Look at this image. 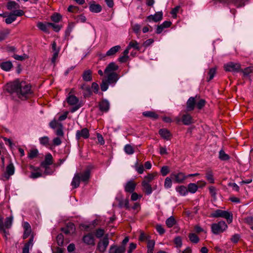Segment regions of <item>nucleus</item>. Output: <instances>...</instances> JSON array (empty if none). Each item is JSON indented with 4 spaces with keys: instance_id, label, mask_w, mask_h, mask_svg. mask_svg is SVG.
<instances>
[{
    "instance_id": "8",
    "label": "nucleus",
    "mask_w": 253,
    "mask_h": 253,
    "mask_svg": "<svg viewBox=\"0 0 253 253\" xmlns=\"http://www.w3.org/2000/svg\"><path fill=\"white\" fill-rule=\"evenodd\" d=\"M116 199L118 202V207L120 208H125L126 210L130 209L128 197L124 198L122 196H118Z\"/></svg>"
},
{
    "instance_id": "35",
    "label": "nucleus",
    "mask_w": 253,
    "mask_h": 253,
    "mask_svg": "<svg viewBox=\"0 0 253 253\" xmlns=\"http://www.w3.org/2000/svg\"><path fill=\"white\" fill-rule=\"evenodd\" d=\"M130 49L132 48L135 50L139 51L141 47L139 45V43L135 40H132L129 42L128 45L127 46Z\"/></svg>"
},
{
    "instance_id": "10",
    "label": "nucleus",
    "mask_w": 253,
    "mask_h": 253,
    "mask_svg": "<svg viewBox=\"0 0 253 253\" xmlns=\"http://www.w3.org/2000/svg\"><path fill=\"white\" fill-rule=\"evenodd\" d=\"M89 136V130L87 128H84L81 130H78L76 132V138L79 140L81 138L87 139Z\"/></svg>"
},
{
    "instance_id": "49",
    "label": "nucleus",
    "mask_w": 253,
    "mask_h": 253,
    "mask_svg": "<svg viewBox=\"0 0 253 253\" xmlns=\"http://www.w3.org/2000/svg\"><path fill=\"white\" fill-rule=\"evenodd\" d=\"M62 18L61 15L59 13H54L51 17V19L52 21L57 23L59 22Z\"/></svg>"
},
{
    "instance_id": "27",
    "label": "nucleus",
    "mask_w": 253,
    "mask_h": 253,
    "mask_svg": "<svg viewBox=\"0 0 253 253\" xmlns=\"http://www.w3.org/2000/svg\"><path fill=\"white\" fill-rule=\"evenodd\" d=\"M206 178L211 183H213L214 178L212 171L211 169H208L206 171Z\"/></svg>"
},
{
    "instance_id": "41",
    "label": "nucleus",
    "mask_w": 253,
    "mask_h": 253,
    "mask_svg": "<svg viewBox=\"0 0 253 253\" xmlns=\"http://www.w3.org/2000/svg\"><path fill=\"white\" fill-rule=\"evenodd\" d=\"M16 19L15 15L11 12H10L7 16L6 18L5 19V22L7 24H10L12 23L13 21H14Z\"/></svg>"
},
{
    "instance_id": "59",
    "label": "nucleus",
    "mask_w": 253,
    "mask_h": 253,
    "mask_svg": "<svg viewBox=\"0 0 253 253\" xmlns=\"http://www.w3.org/2000/svg\"><path fill=\"white\" fill-rule=\"evenodd\" d=\"M169 172V169L168 166H163L161 169V173L163 176L167 175Z\"/></svg>"
},
{
    "instance_id": "32",
    "label": "nucleus",
    "mask_w": 253,
    "mask_h": 253,
    "mask_svg": "<svg viewBox=\"0 0 253 253\" xmlns=\"http://www.w3.org/2000/svg\"><path fill=\"white\" fill-rule=\"evenodd\" d=\"M110 250L113 253H124L126 251V247L120 246L119 247L111 246L110 247Z\"/></svg>"
},
{
    "instance_id": "54",
    "label": "nucleus",
    "mask_w": 253,
    "mask_h": 253,
    "mask_svg": "<svg viewBox=\"0 0 253 253\" xmlns=\"http://www.w3.org/2000/svg\"><path fill=\"white\" fill-rule=\"evenodd\" d=\"M38 154V151L37 149L31 150L28 153V157L30 159H34L37 156Z\"/></svg>"
},
{
    "instance_id": "11",
    "label": "nucleus",
    "mask_w": 253,
    "mask_h": 253,
    "mask_svg": "<svg viewBox=\"0 0 253 253\" xmlns=\"http://www.w3.org/2000/svg\"><path fill=\"white\" fill-rule=\"evenodd\" d=\"M106 75V80H105L110 84H115L119 79V75L117 73H112L105 74Z\"/></svg>"
},
{
    "instance_id": "62",
    "label": "nucleus",
    "mask_w": 253,
    "mask_h": 253,
    "mask_svg": "<svg viewBox=\"0 0 253 253\" xmlns=\"http://www.w3.org/2000/svg\"><path fill=\"white\" fill-rule=\"evenodd\" d=\"M40 142L41 144L46 145L49 143V138L47 136H43L40 138Z\"/></svg>"
},
{
    "instance_id": "57",
    "label": "nucleus",
    "mask_w": 253,
    "mask_h": 253,
    "mask_svg": "<svg viewBox=\"0 0 253 253\" xmlns=\"http://www.w3.org/2000/svg\"><path fill=\"white\" fill-rule=\"evenodd\" d=\"M109 83H108L106 80H103L100 84V88L102 91H105L107 90L108 88Z\"/></svg>"
},
{
    "instance_id": "50",
    "label": "nucleus",
    "mask_w": 253,
    "mask_h": 253,
    "mask_svg": "<svg viewBox=\"0 0 253 253\" xmlns=\"http://www.w3.org/2000/svg\"><path fill=\"white\" fill-rule=\"evenodd\" d=\"M12 57L16 60L23 61L26 59L28 58V56L26 54H23V55H19L14 54Z\"/></svg>"
},
{
    "instance_id": "23",
    "label": "nucleus",
    "mask_w": 253,
    "mask_h": 253,
    "mask_svg": "<svg viewBox=\"0 0 253 253\" xmlns=\"http://www.w3.org/2000/svg\"><path fill=\"white\" fill-rule=\"evenodd\" d=\"M89 9L92 12L99 13L102 10V7L99 4H96L93 1L89 3Z\"/></svg>"
},
{
    "instance_id": "1",
    "label": "nucleus",
    "mask_w": 253,
    "mask_h": 253,
    "mask_svg": "<svg viewBox=\"0 0 253 253\" xmlns=\"http://www.w3.org/2000/svg\"><path fill=\"white\" fill-rule=\"evenodd\" d=\"M6 90L10 93H16L19 98L26 97L28 95L32 93L31 85L25 82H20L18 80L7 84Z\"/></svg>"
},
{
    "instance_id": "33",
    "label": "nucleus",
    "mask_w": 253,
    "mask_h": 253,
    "mask_svg": "<svg viewBox=\"0 0 253 253\" xmlns=\"http://www.w3.org/2000/svg\"><path fill=\"white\" fill-rule=\"evenodd\" d=\"M233 4L236 7L240 8L245 5V0H230V3Z\"/></svg>"
},
{
    "instance_id": "9",
    "label": "nucleus",
    "mask_w": 253,
    "mask_h": 253,
    "mask_svg": "<svg viewBox=\"0 0 253 253\" xmlns=\"http://www.w3.org/2000/svg\"><path fill=\"white\" fill-rule=\"evenodd\" d=\"M171 178L174 182L177 183H181L187 178V175L183 172H180L177 173H172L170 174Z\"/></svg>"
},
{
    "instance_id": "26",
    "label": "nucleus",
    "mask_w": 253,
    "mask_h": 253,
    "mask_svg": "<svg viewBox=\"0 0 253 253\" xmlns=\"http://www.w3.org/2000/svg\"><path fill=\"white\" fill-rule=\"evenodd\" d=\"M0 68L5 71H9L13 67L12 63L11 61L3 62L0 64Z\"/></svg>"
},
{
    "instance_id": "61",
    "label": "nucleus",
    "mask_w": 253,
    "mask_h": 253,
    "mask_svg": "<svg viewBox=\"0 0 253 253\" xmlns=\"http://www.w3.org/2000/svg\"><path fill=\"white\" fill-rule=\"evenodd\" d=\"M104 231L103 229L99 228L96 230L95 236L97 238H100L104 235Z\"/></svg>"
},
{
    "instance_id": "34",
    "label": "nucleus",
    "mask_w": 253,
    "mask_h": 253,
    "mask_svg": "<svg viewBox=\"0 0 253 253\" xmlns=\"http://www.w3.org/2000/svg\"><path fill=\"white\" fill-rule=\"evenodd\" d=\"M155 242L154 240H148L147 253H153Z\"/></svg>"
},
{
    "instance_id": "30",
    "label": "nucleus",
    "mask_w": 253,
    "mask_h": 253,
    "mask_svg": "<svg viewBox=\"0 0 253 253\" xmlns=\"http://www.w3.org/2000/svg\"><path fill=\"white\" fill-rule=\"evenodd\" d=\"M79 101L78 98L73 95H69L67 98V102L70 105H76Z\"/></svg>"
},
{
    "instance_id": "13",
    "label": "nucleus",
    "mask_w": 253,
    "mask_h": 253,
    "mask_svg": "<svg viewBox=\"0 0 253 253\" xmlns=\"http://www.w3.org/2000/svg\"><path fill=\"white\" fill-rule=\"evenodd\" d=\"M34 245V235H32L31 236L30 238L28 241L27 242H26L23 248H22V253H30L29 250L30 249H32L33 246Z\"/></svg>"
},
{
    "instance_id": "53",
    "label": "nucleus",
    "mask_w": 253,
    "mask_h": 253,
    "mask_svg": "<svg viewBox=\"0 0 253 253\" xmlns=\"http://www.w3.org/2000/svg\"><path fill=\"white\" fill-rule=\"evenodd\" d=\"M206 104V101L205 99H201L198 102H196V106L199 109H202Z\"/></svg>"
},
{
    "instance_id": "38",
    "label": "nucleus",
    "mask_w": 253,
    "mask_h": 253,
    "mask_svg": "<svg viewBox=\"0 0 253 253\" xmlns=\"http://www.w3.org/2000/svg\"><path fill=\"white\" fill-rule=\"evenodd\" d=\"M136 183L133 180L128 181L125 185V190H135Z\"/></svg>"
},
{
    "instance_id": "29",
    "label": "nucleus",
    "mask_w": 253,
    "mask_h": 253,
    "mask_svg": "<svg viewBox=\"0 0 253 253\" xmlns=\"http://www.w3.org/2000/svg\"><path fill=\"white\" fill-rule=\"evenodd\" d=\"M81 179H80L79 175L76 173L73 178L71 182V185L73 188L76 189L78 188L80 185Z\"/></svg>"
},
{
    "instance_id": "16",
    "label": "nucleus",
    "mask_w": 253,
    "mask_h": 253,
    "mask_svg": "<svg viewBox=\"0 0 253 253\" xmlns=\"http://www.w3.org/2000/svg\"><path fill=\"white\" fill-rule=\"evenodd\" d=\"M196 106V100L194 97H190L186 102V111H192L194 110Z\"/></svg>"
},
{
    "instance_id": "48",
    "label": "nucleus",
    "mask_w": 253,
    "mask_h": 253,
    "mask_svg": "<svg viewBox=\"0 0 253 253\" xmlns=\"http://www.w3.org/2000/svg\"><path fill=\"white\" fill-rule=\"evenodd\" d=\"M172 178H171L170 175L169 177H167L165 179L164 186L166 188L168 189L171 187L172 185Z\"/></svg>"
},
{
    "instance_id": "46",
    "label": "nucleus",
    "mask_w": 253,
    "mask_h": 253,
    "mask_svg": "<svg viewBox=\"0 0 253 253\" xmlns=\"http://www.w3.org/2000/svg\"><path fill=\"white\" fill-rule=\"evenodd\" d=\"M253 71V67L249 66V67H248L245 68L244 70H242L241 69V71L240 72H242L243 73L244 76L246 77V76H248Z\"/></svg>"
},
{
    "instance_id": "44",
    "label": "nucleus",
    "mask_w": 253,
    "mask_h": 253,
    "mask_svg": "<svg viewBox=\"0 0 253 253\" xmlns=\"http://www.w3.org/2000/svg\"><path fill=\"white\" fill-rule=\"evenodd\" d=\"M216 73V68H212L209 70L208 72L209 77L207 78V81L210 82L212 80Z\"/></svg>"
},
{
    "instance_id": "19",
    "label": "nucleus",
    "mask_w": 253,
    "mask_h": 253,
    "mask_svg": "<svg viewBox=\"0 0 253 253\" xmlns=\"http://www.w3.org/2000/svg\"><path fill=\"white\" fill-rule=\"evenodd\" d=\"M80 88L83 90V95L85 98L88 97L92 94V91L89 85L86 84H82Z\"/></svg>"
},
{
    "instance_id": "15",
    "label": "nucleus",
    "mask_w": 253,
    "mask_h": 253,
    "mask_svg": "<svg viewBox=\"0 0 253 253\" xmlns=\"http://www.w3.org/2000/svg\"><path fill=\"white\" fill-rule=\"evenodd\" d=\"M83 242L88 245L93 246L95 244L94 238L92 233H88L84 236L83 238Z\"/></svg>"
},
{
    "instance_id": "63",
    "label": "nucleus",
    "mask_w": 253,
    "mask_h": 253,
    "mask_svg": "<svg viewBox=\"0 0 253 253\" xmlns=\"http://www.w3.org/2000/svg\"><path fill=\"white\" fill-rule=\"evenodd\" d=\"M79 10L78 6L74 5H70L68 8V11L70 12L76 13Z\"/></svg>"
},
{
    "instance_id": "20",
    "label": "nucleus",
    "mask_w": 253,
    "mask_h": 253,
    "mask_svg": "<svg viewBox=\"0 0 253 253\" xmlns=\"http://www.w3.org/2000/svg\"><path fill=\"white\" fill-rule=\"evenodd\" d=\"M206 183L204 181H199L197 183H191L188 186L187 190H198V188H202L205 186Z\"/></svg>"
},
{
    "instance_id": "25",
    "label": "nucleus",
    "mask_w": 253,
    "mask_h": 253,
    "mask_svg": "<svg viewBox=\"0 0 253 253\" xmlns=\"http://www.w3.org/2000/svg\"><path fill=\"white\" fill-rule=\"evenodd\" d=\"M121 49L120 45H116L111 47L106 53L105 56H112L116 54Z\"/></svg>"
},
{
    "instance_id": "21",
    "label": "nucleus",
    "mask_w": 253,
    "mask_h": 253,
    "mask_svg": "<svg viewBox=\"0 0 253 253\" xmlns=\"http://www.w3.org/2000/svg\"><path fill=\"white\" fill-rule=\"evenodd\" d=\"M77 174L79 175L81 181L86 183L89 180L90 178V171L89 169L86 170L83 172L77 173Z\"/></svg>"
},
{
    "instance_id": "36",
    "label": "nucleus",
    "mask_w": 253,
    "mask_h": 253,
    "mask_svg": "<svg viewBox=\"0 0 253 253\" xmlns=\"http://www.w3.org/2000/svg\"><path fill=\"white\" fill-rule=\"evenodd\" d=\"M48 27H49L48 25V23L45 24L42 22H39L37 24V27L45 33H49Z\"/></svg>"
},
{
    "instance_id": "37",
    "label": "nucleus",
    "mask_w": 253,
    "mask_h": 253,
    "mask_svg": "<svg viewBox=\"0 0 253 253\" xmlns=\"http://www.w3.org/2000/svg\"><path fill=\"white\" fill-rule=\"evenodd\" d=\"M9 33L10 30L8 29L0 30V42L5 40Z\"/></svg>"
},
{
    "instance_id": "39",
    "label": "nucleus",
    "mask_w": 253,
    "mask_h": 253,
    "mask_svg": "<svg viewBox=\"0 0 253 253\" xmlns=\"http://www.w3.org/2000/svg\"><path fill=\"white\" fill-rule=\"evenodd\" d=\"M218 158L221 161H228L230 159V156L226 154L223 150H221L219 152Z\"/></svg>"
},
{
    "instance_id": "47",
    "label": "nucleus",
    "mask_w": 253,
    "mask_h": 253,
    "mask_svg": "<svg viewBox=\"0 0 253 253\" xmlns=\"http://www.w3.org/2000/svg\"><path fill=\"white\" fill-rule=\"evenodd\" d=\"M12 222V217L11 216L7 217L6 218L4 223L3 224V227L6 228H10Z\"/></svg>"
},
{
    "instance_id": "12",
    "label": "nucleus",
    "mask_w": 253,
    "mask_h": 253,
    "mask_svg": "<svg viewBox=\"0 0 253 253\" xmlns=\"http://www.w3.org/2000/svg\"><path fill=\"white\" fill-rule=\"evenodd\" d=\"M99 110L102 112H107L110 109V103L106 99H103L98 103Z\"/></svg>"
},
{
    "instance_id": "56",
    "label": "nucleus",
    "mask_w": 253,
    "mask_h": 253,
    "mask_svg": "<svg viewBox=\"0 0 253 253\" xmlns=\"http://www.w3.org/2000/svg\"><path fill=\"white\" fill-rule=\"evenodd\" d=\"M174 243L176 245V248H180L182 246V239L180 237L177 236L175 238Z\"/></svg>"
},
{
    "instance_id": "14",
    "label": "nucleus",
    "mask_w": 253,
    "mask_h": 253,
    "mask_svg": "<svg viewBox=\"0 0 253 253\" xmlns=\"http://www.w3.org/2000/svg\"><path fill=\"white\" fill-rule=\"evenodd\" d=\"M51 48L53 54L51 58V62L55 63L56 59L58 56V54L60 51V48L57 47L56 43L54 41L51 44Z\"/></svg>"
},
{
    "instance_id": "22",
    "label": "nucleus",
    "mask_w": 253,
    "mask_h": 253,
    "mask_svg": "<svg viewBox=\"0 0 253 253\" xmlns=\"http://www.w3.org/2000/svg\"><path fill=\"white\" fill-rule=\"evenodd\" d=\"M159 133L163 138L167 140H170L172 136L170 132L166 128L160 129Z\"/></svg>"
},
{
    "instance_id": "40",
    "label": "nucleus",
    "mask_w": 253,
    "mask_h": 253,
    "mask_svg": "<svg viewBox=\"0 0 253 253\" xmlns=\"http://www.w3.org/2000/svg\"><path fill=\"white\" fill-rule=\"evenodd\" d=\"M7 8L8 10H11L12 9H16L19 7V5L15 1H9L7 3Z\"/></svg>"
},
{
    "instance_id": "31",
    "label": "nucleus",
    "mask_w": 253,
    "mask_h": 253,
    "mask_svg": "<svg viewBox=\"0 0 253 253\" xmlns=\"http://www.w3.org/2000/svg\"><path fill=\"white\" fill-rule=\"evenodd\" d=\"M143 115L146 117L157 120L159 118V115L153 111H145L143 113Z\"/></svg>"
},
{
    "instance_id": "43",
    "label": "nucleus",
    "mask_w": 253,
    "mask_h": 253,
    "mask_svg": "<svg viewBox=\"0 0 253 253\" xmlns=\"http://www.w3.org/2000/svg\"><path fill=\"white\" fill-rule=\"evenodd\" d=\"M188 237L190 241L193 243L196 244L199 241V237L194 233H190Z\"/></svg>"
},
{
    "instance_id": "6",
    "label": "nucleus",
    "mask_w": 253,
    "mask_h": 253,
    "mask_svg": "<svg viewBox=\"0 0 253 253\" xmlns=\"http://www.w3.org/2000/svg\"><path fill=\"white\" fill-rule=\"evenodd\" d=\"M157 175V172H153L149 173L147 175L144 177V179L142 182V185L145 190H152V187L150 183Z\"/></svg>"
},
{
    "instance_id": "2",
    "label": "nucleus",
    "mask_w": 253,
    "mask_h": 253,
    "mask_svg": "<svg viewBox=\"0 0 253 253\" xmlns=\"http://www.w3.org/2000/svg\"><path fill=\"white\" fill-rule=\"evenodd\" d=\"M211 215L213 217H222L227 220V222L230 224L233 220V214L231 212L221 210H215Z\"/></svg>"
},
{
    "instance_id": "3",
    "label": "nucleus",
    "mask_w": 253,
    "mask_h": 253,
    "mask_svg": "<svg viewBox=\"0 0 253 253\" xmlns=\"http://www.w3.org/2000/svg\"><path fill=\"white\" fill-rule=\"evenodd\" d=\"M189 111L184 110L181 111V118H176L175 120L177 123H178L180 121H181L183 125L186 126H189L194 123V120L191 115L188 113Z\"/></svg>"
},
{
    "instance_id": "28",
    "label": "nucleus",
    "mask_w": 253,
    "mask_h": 253,
    "mask_svg": "<svg viewBox=\"0 0 253 253\" xmlns=\"http://www.w3.org/2000/svg\"><path fill=\"white\" fill-rule=\"evenodd\" d=\"M92 72L90 70H85L82 75L83 80L85 82H90L92 80Z\"/></svg>"
},
{
    "instance_id": "51",
    "label": "nucleus",
    "mask_w": 253,
    "mask_h": 253,
    "mask_svg": "<svg viewBox=\"0 0 253 253\" xmlns=\"http://www.w3.org/2000/svg\"><path fill=\"white\" fill-rule=\"evenodd\" d=\"M56 241L58 246H62L64 244V236L63 234H58L56 237Z\"/></svg>"
},
{
    "instance_id": "58",
    "label": "nucleus",
    "mask_w": 253,
    "mask_h": 253,
    "mask_svg": "<svg viewBox=\"0 0 253 253\" xmlns=\"http://www.w3.org/2000/svg\"><path fill=\"white\" fill-rule=\"evenodd\" d=\"M56 134L59 136H63L64 135V132L63 131V125L61 123L59 124V127L56 131Z\"/></svg>"
},
{
    "instance_id": "42",
    "label": "nucleus",
    "mask_w": 253,
    "mask_h": 253,
    "mask_svg": "<svg viewBox=\"0 0 253 253\" xmlns=\"http://www.w3.org/2000/svg\"><path fill=\"white\" fill-rule=\"evenodd\" d=\"M175 223L176 221L172 216L168 218L166 221V224L169 228L172 227Z\"/></svg>"
},
{
    "instance_id": "52",
    "label": "nucleus",
    "mask_w": 253,
    "mask_h": 253,
    "mask_svg": "<svg viewBox=\"0 0 253 253\" xmlns=\"http://www.w3.org/2000/svg\"><path fill=\"white\" fill-rule=\"evenodd\" d=\"M48 25L49 27H52L53 30L56 32H59L61 28V26L53 23L48 22Z\"/></svg>"
},
{
    "instance_id": "5",
    "label": "nucleus",
    "mask_w": 253,
    "mask_h": 253,
    "mask_svg": "<svg viewBox=\"0 0 253 253\" xmlns=\"http://www.w3.org/2000/svg\"><path fill=\"white\" fill-rule=\"evenodd\" d=\"M224 69L226 72L238 73L241 71V65L239 63L230 62L224 65Z\"/></svg>"
},
{
    "instance_id": "7",
    "label": "nucleus",
    "mask_w": 253,
    "mask_h": 253,
    "mask_svg": "<svg viewBox=\"0 0 253 253\" xmlns=\"http://www.w3.org/2000/svg\"><path fill=\"white\" fill-rule=\"evenodd\" d=\"M109 235L106 234L103 238L97 244L98 250L102 253L104 252L109 245Z\"/></svg>"
},
{
    "instance_id": "17",
    "label": "nucleus",
    "mask_w": 253,
    "mask_h": 253,
    "mask_svg": "<svg viewBox=\"0 0 253 253\" xmlns=\"http://www.w3.org/2000/svg\"><path fill=\"white\" fill-rule=\"evenodd\" d=\"M14 167L12 163L8 165L6 168V170L4 173V177L6 179H9V177L14 173Z\"/></svg>"
},
{
    "instance_id": "64",
    "label": "nucleus",
    "mask_w": 253,
    "mask_h": 253,
    "mask_svg": "<svg viewBox=\"0 0 253 253\" xmlns=\"http://www.w3.org/2000/svg\"><path fill=\"white\" fill-rule=\"evenodd\" d=\"M12 13L15 15L16 18L17 16H21L24 14V11L20 9L13 10Z\"/></svg>"
},
{
    "instance_id": "24",
    "label": "nucleus",
    "mask_w": 253,
    "mask_h": 253,
    "mask_svg": "<svg viewBox=\"0 0 253 253\" xmlns=\"http://www.w3.org/2000/svg\"><path fill=\"white\" fill-rule=\"evenodd\" d=\"M52 160L53 158L51 154L48 153L46 155L44 161L41 163V165L42 167L48 166L52 164Z\"/></svg>"
},
{
    "instance_id": "4",
    "label": "nucleus",
    "mask_w": 253,
    "mask_h": 253,
    "mask_svg": "<svg viewBox=\"0 0 253 253\" xmlns=\"http://www.w3.org/2000/svg\"><path fill=\"white\" fill-rule=\"evenodd\" d=\"M227 227L226 222L222 220L219 221L218 223H213L211 226V231L214 234H218L223 232Z\"/></svg>"
},
{
    "instance_id": "45",
    "label": "nucleus",
    "mask_w": 253,
    "mask_h": 253,
    "mask_svg": "<svg viewBox=\"0 0 253 253\" xmlns=\"http://www.w3.org/2000/svg\"><path fill=\"white\" fill-rule=\"evenodd\" d=\"M124 151L128 155L132 154L134 151L133 148L130 144H126L124 147Z\"/></svg>"
},
{
    "instance_id": "18",
    "label": "nucleus",
    "mask_w": 253,
    "mask_h": 253,
    "mask_svg": "<svg viewBox=\"0 0 253 253\" xmlns=\"http://www.w3.org/2000/svg\"><path fill=\"white\" fill-rule=\"evenodd\" d=\"M118 69L119 66L115 62H111L106 67L104 70V73L109 74L115 73V72L118 70Z\"/></svg>"
},
{
    "instance_id": "60",
    "label": "nucleus",
    "mask_w": 253,
    "mask_h": 253,
    "mask_svg": "<svg viewBox=\"0 0 253 253\" xmlns=\"http://www.w3.org/2000/svg\"><path fill=\"white\" fill-rule=\"evenodd\" d=\"M66 227L70 231V232L73 233L75 230V226L74 223L72 222H69L67 224Z\"/></svg>"
},
{
    "instance_id": "55",
    "label": "nucleus",
    "mask_w": 253,
    "mask_h": 253,
    "mask_svg": "<svg viewBox=\"0 0 253 253\" xmlns=\"http://www.w3.org/2000/svg\"><path fill=\"white\" fill-rule=\"evenodd\" d=\"M155 22H157L163 19V12L162 11L156 12L154 15Z\"/></svg>"
}]
</instances>
